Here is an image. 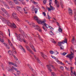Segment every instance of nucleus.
<instances>
[{
  "label": "nucleus",
  "mask_w": 76,
  "mask_h": 76,
  "mask_svg": "<svg viewBox=\"0 0 76 76\" xmlns=\"http://www.w3.org/2000/svg\"><path fill=\"white\" fill-rule=\"evenodd\" d=\"M70 51L71 54L67 55L66 56L71 60L72 58H74V56H72V55H73L75 54V52H74V50L72 48H70Z\"/></svg>",
  "instance_id": "nucleus-1"
},
{
  "label": "nucleus",
  "mask_w": 76,
  "mask_h": 76,
  "mask_svg": "<svg viewBox=\"0 0 76 76\" xmlns=\"http://www.w3.org/2000/svg\"><path fill=\"white\" fill-rule=\"evenodd\" d=\"M27 22H28V23L30 24V25H32V26H33L34 27V28L35 29H37L38 30V31H39V32H41V31H42L40 27H39V26H38V25L36 26V25L34 23H32L31 24L29 23L28 22V21H27Z\"/></svg>",
  "instance_id": "nucleus-2"
},
{
  "label": "nucleus",
  "mask_w": 76,
  "mask_h": 76,
  "mask_svg": "<svg viewBox=\"0 0 76 76\" xmlns=\"http://www.w3.org/2000/svg\"><path fill=\"white\" fill-rule=\"evenodd\" d=\"M15 35L17 38V39L18 40H19V41H20L21 42H22V41H23L24 42H26V41H25V39H22V35H21L19 34L18 35L16 33L15 34Z\"/></svg>",
  "instance_id": "nucleus-3"
},
{
  "label": "nucleus",
  "mask_w": 76,
  "mask_h": 76,
  "mask_svg": "<svg viewBox=\"0 0 76 76\" xmlns=\"http://www.w3.org/2000/svg\"><path fill=\"white\" fill-rule=\"evenodd\" d=\"M50 1H49V5L50 6V8H51V9L49 7H48L47 8L48 9V11H51V10H55V8L54 7H52L51 6V4H52V1H51L52 0H50Z\"/></svg>",
  "instance_id": "nucleus-4"
},
{
  "label": "nucleus",
  "mask_w": 76,
  "mask_h": 76,
  "mask_svg": "<svg viewBox=\"0 0 76 76\" xmlns=\"http://www.w3.org/2000/svg\"><path fill=\"white\" fill-rule=\"evenodd\" d=\"M7 23L8 25H10V26L12 27H13L14 28H17V26H16V25H15V24L14 23H13L11 24L10 22L8 21V22Z\"/></svg>",
  "instance_id": "nucleus-5"
},
{
  "label": "nucleus",
  "mask_w": 76,
  "mask_h": 76,
  "mask_svg": "<svg viewBox=\"0 0 76 76\" xmlns=\"http://www.w3.org/2000/svg\"><path fill=\"white\" fill-rule=\"evenodd\" d=\"M70 69H71V76H74V75L75 76H76V73L75 72H74V73L73 72V71H72V69H73L74 68H73L72 67H70Z\"/></svg>",
  "instance_id": "nucleus-6"
},
{
  "label": "nucleus",
  "mask_w": 76,
  "mask_h": 76,
  "mask_svg": "<svg viewBox=\"0 0 76 76\" xmlns=\"http://www.w3.org/2000/svg\"><path fill=\"white\" fill-rule=\"evenodd\" d=\"M37 22L38 24H42L43 25L44 22H46V20H45L44 21H40L39 20L37 21Z\"/></svg>",
  "instance_id": "nucleus-7"
},
{
  "label": "nucleus",
  "mask_w": 76,
  "mask_h": 76,
  "mask_svg": "<svg viewBox=\"0 0 76 76\" xmlns=\"http://www.w3.org/2000/svg\"><path fill=\"white\" fill-rule=\"evenodd\" d=\"M26 48L27 49V50H28V51L30 52V53H31V54H34V52H32V50H31L30 49L29 46H25Z\"/></svg>",
  "instance_id": "nucleus-8"
},
{
  "label": "nucleus",
  "mask_w": 76,
  "mask_h": 76,
  "mask_svg": "<svg viewBox=\"0 0 76 76\" xmlns=\"http://www.w3.org/2000/svg\"><path fill=\"white\" fill-rule=\"evenodd\" d=\"M19 48L22 51H23V52H24V53H26V51L23 48V47H22L21 45H19Z\"/></svg>",
  "instance_id": "nucleus-9"
},
{
  "label": "nucleus",
  "mask_w": 76,
  "mask_h": 76,
  "mask_svg": "<svg viewBox=\"0 0 76 76\" xmlns=\"http://www.w3.org/2000/svg\"><path fill=\"white\" fill-rule=\"evenodd\" d=\"M34 57L35 59L37 60V62L39 63H41V61L40 60H39V59L38 58L36 55H34Z\"/></svg>",
  "instance_id": "nucleus-10"
},
{
  "label": "nucleus",
  "mask_w": 76,
  "mask_h": 76,
  "mask_svg": "<svg viewBox=\"0 0 76 76\" xmlns=\"http://www.w3.org/2000/svg\"><path fill=\"white\" fill-rule=\"evenodd\" d=\"M29 68L30 69V70H32V71H33V72L34 73V74L35 75H36V72H35V71L33 70V69L32 68V67H31V66H29Z\"/></svg>",
  "instance_id": "nucleus-11"
},
{
  "label": "nucleus",
  "mask_w": 76,
  "mask_h": 76,
  "mask_svg": "<svg viewBox=\"0 0 76 76\" xmlns=\"http://www.w3.org/2000/svg\"><path fill=\"white\" fill-rule=\"evenodd\" d=\"M68 12L70 15H73V12H72V10L69 8H68Z\"/></svg>",
  "instance_id": "nucleus-12"
},
{
  "label": "nucleus",
  "mask_w": 76,
  "mask_h": 76,
  "mask_svg": "<svg viewBox=\"0 0 76 76\" xmlns=\"http://www.w3.org/2000/svg\"><path fill=\"white\" fill-rule=\"evenodd\" d=\"M9 64L10 65L12 64V65H13V66H15V67H18V66H17V65L16 64L14 63L13 62H10L9 63Z\"/></svg>",
  "instance_id": "nucleus-13"
},
{
  "label": "nucleus",
  "mask_w": 76,
  "mask_h": 76,
  "mask_svg": "<svg viewBox=\"0 0 76 76\" xmlns=\"http://www.w3.org/2000/svg\"><path fill=\"white\" fill-rule=\"evenodd\" d=\"M13 17L15 19H18V17L16 16V14L15 13H13L12 14Z\"/></svg>",
  "instance_id": "nucleus-14"
},
{
  "label": "nucleus",
  "mask_w": 76,
  "mask_h": 76,
  "mask_svg": "<svg viewBox=\"0 0 76 76\" xmlns=\"http://www.w3.org/2000/svg\"><path fill=\"white\" fill-rule=\"evenodd\" d=\"M41 54L42 55V57L44 58H45H45H47V56L45 55V54H44V53H41Z\"/></svg>",
  "instance_id": "nucleus-15"
},
{
  "label": "nucleus",
  "mask_w": 76,
  "mask_h": 76,
  "mask_svg": "<svg viewBox=\"0 0 76 76\" xmlns=\"http://www.w3.org/2000/svg\"><path fill=\"white\" fill-rule=\"evenodd\" d=\"M62 44H64V42H58V46H59V47L61 46V45H62Z\"/></svg>",
  "instance_id": "nucleus-16"
},
{
  "label": "nucleus",
  "mask_w": 76,
  "mask_h": 76,
  "mask_svg": "<svg viewBox=\"0 0 76 76\" xmlns=\"http://www.w3.org/2000/svg\"><path fill=\"white\" fill-rule=\"evenodd\" d=\"M43 25H44L45 27L47 28H49V26H48L47 24H46V23H45V22H44V23H43Z\"/></svg>",
  "instance_id": "nucleus-17"
},
{
  "label": "nucleus",
  "mask_w": 76,
  "mask_h": 76,
  "mask_svg": "<svg viewBox=\"0 0 76 76\" xmlns=\"http://www.w3.org/2000/svg\"><path fill=\"white\" fill-rule=\"evenodd\" d=\"M3 44H4L5 46H6L7 49H9V48H10V47H9V46L7 45V44H6L5 43H3Z\"/></svg>",
  "instance_id": "nucleus-18"
},
{
  "label": "nucleus",
  "mask_w": 76,
  "mask_h": 76,
  "mask_svg": "<svg viewBox=\"0 0 76 76\" xmlns=\"http://www.w3.org/2000/svg\"><path fill=\"white\" fill-rule=\"evenodd\" d=\"M34 19L36 20V21H37L38 20V17L36 16H34Z\"/></svg>",
  "instance_id": "nucleus-19"
},
{
  "label": "nucleus",
  "mask_w": 76,
  "mask_h": 76,
  "mask_svg": "<svg viewBox=\"0 0 76 76\" xmlns=\"http://www.w3.org/2000/svg\"><path fill=\"white\" fill-rule=\"evenodd\" d=\"M16 8L18 10H19V11L20 12V13H22V11H20L19 10H20V9H21V7H19V6H17Z\"/></svg>",
  "instance_id": "nucleus-20"
},
{
  "label": "nucleus",
  "mask_w": 76,
  "mask_h": 76,
  "mask_svg": "<svg viewBox=\"0 0 76 76\" xmlns=\"http://www.w3.org/2000/svg\"><path fill=\"white\" fill-rule=\"evenodd\" d=\"M8 53L10 55H11L12 56H13V53L11 51H8Z\"/></svg>",
  "instance_id": "nucleus-21"
},
{
  "label": "nucleus",
  "mask_w": 76,
  "mask_h": 76,
  "mask_svg": "<svg viewBox=\"0 0 76 76\" xmlns=\"http://www.w3.org/2000/svg\"><path fill=\"white\" fill-rule=\"evenodd\" d=\"M13 1L16 4H19V2L18 1H17V0H13Z\"/></svg>",
  "instance_id": "nucleus-22"
},
{
  "label": "nucleus",
  "mask_w": 76,
  "mask_h": 76,
  "mask_svg": "<svg viewBox=\"0 0 76 76\" xmlns=\"http://www.w3.org/2000/svg\"><path fill=\"white\" fill-rule=\"evenodd\" d=\"M30 47L32 49V50H34V51L35 52H36V50H35V48H34V46H33V45H30Z\"/></svg>",
  "instance_id": "nucleus-23"
},
{
  "label": "nucleus",
  "mask_w": 76,
  "mask_h": 76,
  "mask_svg": "<svg viewBox=\"0 0 76 76\" xmlns=\"http://www.w3.org/2000/svg\"><path fill=\"white\" fill-rule=\"evenodd\" d=\"M72 42V43L76 42V40H75V37H73Z\"/></svg>",
  "instance_id": "nucleus-24"
},
{
  "label": "nucleus",
  "mask_w": 76,
  "mask_h": 76,
  "mask_svg": "<svg viewBox=\"0 0 76 76\" xmlns=\"http://www.w3.org/2000/svg\"><path fill=\"white\" fill-rule=\"evenodd\" d=\"M26 8H27V7H25V8H23L24 12L25 13H26V14H27V13H28V12H27L26 11V10H27V9H26Z\"/></svg>",
  "instance_id": "nucleus-25"
},
{
  "label": "nucleus",
  "mask_w": 76,
  "mask_h": 76,
  "mask_svg": "<svg viewBox=\"0 0 76 76\" xmlns=\"http://www.w3.org/2000/svg\"><path fill=\"white\" fill-rule=\"evenodd\" d=\"M19 30V31L21 32V33L23 34V35L25 34V32H24V31H23L22 30H21V29H20V28Z\"/></svg>",
  "instance_id": "nucleus-26"
},
{
  "label": "nucleus",
  "mask_w": 76,
  "mask_h": 76,
  "mask_svg": "<svg viewBox=\"0 0 76 76\" xmlns=\"http://www.w3.org/2000/svg\"><path fill=\"white\" fill-rule=\"evenodd\" d=\"M1 10H2V11H3V12L4 13L7 12V11H6V10H5V9H4V8H1Z\"/></svg>",
  "instance_id": "nucleus-27"
},
{
  "label": "nucleus",
  "mask_w": 76,
  "mask_h": 76,
  "mask_svg": "<svg viewBox=\"0 0 76 76\" xmlns=\"http://www.w3.org/2000/svg\"><path fill=\"white\" fill-rule=\"evenodd\" d=\"M0 14H1V15H2L3 17H5V16H6V15H4V14L3 12L1 11L0 10Z\"/></svg>",
  "instance_id": "nucleus-28"
},
{
  "label": "nucleus",
  "mask_w": 76,
  "mask_h": 76,
  "mask_svg": "<svg viewBox=\"0 0 76 76\" xmlns=\"http://www.w3.org/2000/svg\"><path fill=\"white\" fill-rule=\"evenodd\" d=\"M5 13L6 15H7V18H9L10 17V15H9V14L7 12V11Z\"/></svg>",
  "instance_id": "nucleus-29"
},
{
  "label": "nucleus",
  "mask_w": 76,
  "mask_h": 76,
  "mask_svg": "<svg viewBox=\"0 0 76 76\" xmlns=\"http://www.w3.org/2000/svg\"><path fill=\"white\" fill-rule=\"evenodd\" d=\"M9 43V44L10 45L11 47L12 48H14L13 47V44H12V43L11 42H10Z\"/></svg>",
  "instance_id": "nucleus-30"
},
{
  "label": "nucleus",
  "mask_w": 76,
  "mask_h": 76,
  "mask_svg": "<svg viewBox=\"0 0 76 76\" xmlns=\"http://www.w3.org/2000/svg\"><path fill=\"white\" fill-rule=\"evenodd\" d=\"M24 35L25 36L26 38H29V36H28L27 34H26L25 33V34H24Z\"/></svg>",
  "instance_id": "nucleus-31"
},
{
  "label": "nucleus",
  "mask_w": 76,
  "mask_h": 76,
  "mask_svg": "<svg viewBox=\"0 0 76 76\" xmlns=\"http://www.w3.org/2000/svg\"><path fill=\"white\" fill-rule=\"evenodd\" d=\"M60 3L62 8V9H63V7H64V5H63V3H62V2H61Z\"/></svg>",
  "instance_id": "nucleus-32"
},
{
  "label": "nucleus",
  "mask_w": 76,
  "mask_h": 76,
  "mask_svg": "<svg viewBox=\"0 0 76 76\" xmlns=\"http://www.w3.org/2000/svg\"><path fill=\"white\" fill-rule=\"evenodd\" d=\"M13 56L15 60H16L17 61V60H18V58H17V57H16L14 55H13Z\"/></svg>",
  "instance_id": "nucleus-33"
},
{
  "label": "nucleus",
  "mask_w": 76,
  "mask_h": 76,
  "mask_svg": "<svg viewBox=\"0 0 76 76\" xmlns=\"http://www.w3.org/2000/svg\"><path fill=\"white\" fill-rule=\"evenodd\" d=\"M8 3H9V4H10V5H12L13 2L12 1H10L8 2Z\"/></svg>",
  "instance_id": "nucleus-34"
},
{
  "label": "nucleus",
  "mask_w": 76,
  "mask_h": 76,
  "mask_svg": "<svg viewBox=\"0 0 76 76\" xmlns=\"http://www.w3.org/2000/svg\"><path fill=\"white\" fill-rule=\"evenodd\" d=\"M37 35H38V34H37ZM38 37L41 40V41L42 42H43V40H42V39H41V37L38 34Z\"/></svg>",
  "instance_id": "nucleus-35"
},
{
  "label": "nucleus",
  "mask_w": 76,
  "mask_h": 76,
  "mask_svg": "<svg viewBox=\"0 0 76 76\" xmlns=\"http://www.w3.org/2000/svg\"><path fill=\"white\" fill-rule=\"evenodd\" d=\"M62 42H65V43H67V39H64V41H63Z\"/></svg>",
  "instance_id": "nucleus-36"
},
{
  "label": "nucleus",
  "mask_w": 76,
  "mask_h": 76,
  "mask_svg": "<svg viewBox=\"0 0 76 76\" xmlns=\"http://www.w3.org/2000/svg\"><path fill=\"white\" fill-rule=\"evenodd\" d=\"M34 11L35 13H37V12H38V9H37V8H35L34 9Z\"/></svg>",
  "instance_id": "nucleus-37"
},
{
  "label": "nucleus",
  "mask_w": 76,
  "mask_h": 76,
  "mask_svg": "<svg viewBox=\"0 0 76 76\" xmlns=\"http://www.w3.org/2000/svg\"><path fill=\"white\" fill-rule=\"evenodd\" d=\"M74 18H75L74 20H76V13H74Z\"/></svg>",
  "instance_id": "nucleus-38"
},
{
  "label": "nucleus",
  "mask_w": 76,
  "mask_h": 76,
  "mask_svg": "<svg viewBox=\"0 0 76 76\" xmlns=\"http://www.w3.org/2000/svg\"><path fill=\"white\" fill-rule=\"evenodd\" d=\"M53 40H52V41L53 42V44H56V42L54 41V40L53 39H52Z\"/></svg>",
  "instance_id": "nucleus-39"
},
{
  "label": "nucleus",
  "mask_w": 76,
  "mask_h": 76,
  "mask_svg": "<svg viewBox=\"0 0 76 76\" xmlns=\"http://www.w3.org/2000/svg\"><path fill=\"white\" fill-rule=\"evenodd\" d=\"M56 7H57L58 8L60 7V4L59 3H58L57 4H56Z\"/></svg>",
  "instance_id": "nucleus-40"
},
{
  "label": "nucleus",
  "mask_w": 76,
  "mask_h": 76,
  "mask_svg": "<svg viewBox=\"0 0 76 76\" xmlns=\"http://www.w3.org/2000/svg\"><path fill=\"white\" fill-rule=\"evenodd\" d=\"M46 3H47V0H44L43 1L44 4H46Z\"/></svg>",
  "instance_id": "nucleus-41"
},
{
  "label": "nucleus",
  "mask_w": 76,
  "mask_h": 76,
  "mask_svg": "<svg viewBox=\"0 0 76 76\" xmlns=\"http://www.w3.org/2000/svg\"><path fill=\"white\" fill-rule=\"evenodd\" d=\"M49 27L50 29H51L52 31H53V30H54V28H53L51 26H49Z\"/></svg>",
  "instance_id": "nucleus-42"
},
{
  "label": "nucleus",
  "mask_w": 76,
  "mask_h": 76,
  "mask_svg": "<svg viewBox=\"0 0 76 76\" xmlns=\"http://www.w3.org/2000/svg\"><path fill=\"white\" fill-rule=\"evenodd\" d=\"M58 31L60 32H62V30L61 28H60V27L59 28Z\"/></svg>",
  "instance_id": "nucleus-43"
},
{
  "label": "nucleus",
  "mask_w": 76,
  "mask_h": 76,
  "mask_svg": "<svg viewBox=\"0 0 76 76\" xmlns=\"http://www.w3.org/2000/svg\"><path fill=\"white\" fill-rule=\"evenodd\" d=\"M20 71H17V75H19V74L20 73Z\"/></svg>",
  "instance_id": "nucleus-44"
},
{
  "label": "nucleus",
  "mask_w": 76,
  "mask_h": 76,
  "mask_svg": "<svg viewBox=\"0 0 76 76\" xmlns=\"http://www.w3.org/2000/svg\"><path fill=\"white\" fill-rule=\"evenodd\" d=\"M1 67L2 68V69L4 70V66H3V64H2Z\"/></svg>",
  "instance_id": "nucleus-45"
},
{
  "label": "nucleus",
  "mask_w": 76,
  "mask_h": 76,
  "mask_svg": "<svg viewBox=\"0 0 76 76\" xmlns=\"http://www.w3.org/2000/svg\"><path fill=\"white\" fill-rule=\"evenodd\" d=\"M50 53L51 54H54V51L53 50H50Z\"/></svg>",
  "instance_id": "nucleus-46"
},
{
  "label": "nucleus",
  "mask_w": 76,
  "mask_h": 76,
  "mask_svg": "<svg viewBox=\"0 0 76 76\" xmlns=\"http://www.w3.org/2000/svg\"><path fill=\"white\" fill-rule=\"evenodd\" d=\"M66 54H67V53L65 52H64L62 54H61V55H63V56H65V55H66Z\"/></svg>",
  "instance_id": "nucleus-47"
},
{
  "label": "nucleus",
  "mask_w": 76,
  "mask_h": 76,
  "mask_svg": "<svg viewBox=\"0 0 76 76\" xmlns=\"http://www.w3.org/2000/svg\"><path fill=\"white\" fill-rule=\"evenodd\" d=\"M65 69L69 71V70H70V69L69 68H67V67L66 66H65Z\"/></svg>",
  "instance_id": "nucleus-48"
},
{
  "label": "nucleus",
  "mask_w": 76,
  "mask_h": 76,
  "mask_svg": "<svg viewBox=\"0 0 76 76\" xmlns=\"http://www.w3.org/2000/svg\"><path fill=\"white\" fill-rule=\"evenodd\" d=\"M51 57L53 58V59H56V58L54 56L52 55L51 56Z\"/></svg>",
  "instance_id": "nucleus-49"
},
{
  "label": "nucleus",
  "mask_w": 76,
  "mask_h": 76,
  "mask_svg": "<svg viewBox=\"0 0 76 76\" xmlns=\"http://www.w3.org/2000/svg\"><path fill=\"white\" fill-rule=\"evenodd\" d=\"M58 1H57V0H55L54 1V3L56 4H57L58 3Z\"/></svg>",
  "instance_id": "nucleus-50"
},
{
  "label": "nucleus",
  "mask_w": 76,
  "mask_h": 76,
  "mask_svg": "<svg viewBox=\"0 0 76 76\" xmlns=\"http://www.w3.org/2000/svg\"><path fill=\"white\" fill-rule=\"evenodd\" d=\"M0 41H1V42H3V43H4V40H3V39H1L0 38Z\"/></svg>",
  "instance_id": "nucleus-51"
},
{
  "label": "nucleus",
  "mask_w": 76,
  "mask_h": 76,
  "mask_svg": "<svg viewBox=\"0 0 76 76\" xmlns=\"http://www.w3.org/2000/svg\"><path fill=\"white\" fill-rule=\"evenodd\" d=\"M2 20L3 21H6V20L5 19V18H3Z\"/></svg>",
  "instance_id": "nucleus-52"
},
{
  "label": "nucleus",
  "mask_w": 76,
  "mask_h": 76,
  "mask_svg": "<svg viewBox=\"0 0 76 76\" xmlns=\"http://www.w3.org/2000/svg\"><path fill=\"white\" fill-rule=\"evenodd\" d=\"M60 69H61V70H63V69H64V67L63 66H61L60 67Z\"/></svg>",
  "instance_id": "nucleus-53"
},
{
  "label": "nucleus",
  "mask_w": 76,
  "mask_h": 76,
  "mask_svg": "<svg viewBox=\"0 0 76 76\" xmlns=\"http://www.w3.org/2000/svg\"><path fill=\"white\" fill-rule=\"evenodd\" d=\"M19 1H20V3H23V1H24V0H18Z\"/></svg>",
  "instance_id": "nucleus-54"
},
{
  "label": "nucleus",
  "mask_w": 76,
  "mask_h": 76,
  "mask_svg": "<svg viewBox=\"0 0 76 76\" xmlns=\"http://www.w3.org/2000/svg\"><path fill=\"white\" fill-rule=\"evenodd\" d=\"M42 28L45 31H47V29L45 28H44V26H43L42 27Z\"/></svg>",
  "instance_id": "nucleus-55"
},
{
  "label": "nucleus",
  "mask_w": 76,
  "mask_h": 76,
  "mask_svg": "<svg viewBox=\"0 0 76 76\" xmlns=\"http://www.w3.org/2000/svg\"><path fill=\"white\" fill-rule=\"evenodd\" d=\"M48 19H49V20H50V19L51 18V17H50V16L48 15Z\"/></svg>",
  "instance_id": "nucleus-56"
},
{
  "label": "nucleus",
  "mask_w": 76,
  "mask_h": 76,
  "mask_svg": "<svg viewBox=\"0 0 76 76\" xmlns=\"http://www.w3.org/2000/svg\"><path fill=\"white\" fill-rule=\"evenodd\" d=\"M50 34L51 35H54L53 33V32L51 31H50Z\"/></svg>",
  "instance_id": "nucleus-57"
},
{
  "label": "nucleus",
  "mask_w": 76,
  "mask_h": 76,
  "mask_svg": "<svg viewBox=\"0 0 76 76\" xmlns=\"http://www.w3.org/2000/svg\"><path fill=\"white\" fill-rule=\"evenodd\" d=\"M55 54H56V55H57V54H58V53H59L57 51H56L54 53Z\"/></svg>",
  "instance_id": "nucleus-58"
},
{
  "label": "nucleus",
  "mask_w": 76,
  "mask_h": 76,
  "mask_svg": "<svg viewBox=\"0 0 76 76\" xmlns=\"http://www.w3.org/2000/svg\"><path fill=\"white\" fill-rule=\"evenodd\" d=\"M43 15H44V16H46V14H45V12H43Z\"/></svg>",
  "instance_id": "nucleus-59"
},
{
  "label": "nucleus",
  "mask_w": 76,
  "mask_h": 76,
  "mask_svg": "<svg viewBox=\"0 0 76 76\" xmlns=\"http://www.w3.org/2000/svg\"><path fill=\"white\" fill-rule=\"evenodd\" d=\"M59 63H60L62 65H63V66H64V63H62V62H59Z\"/></svg>",
  "instance_id": "nucleus-60"
},
{
  "label": "nucleus",
  "mask_w": 76,
  "mask_h": 76,
  "mask_svg": "<svg viewBox=\"0 0 76 76\" xmlns=\"http://www.w3.org/2000/svg\"><path fill=\"white\" fill-rule=\"evenodd\" d=\"M5 6H6V7L8 8V9H10V7H9L8 6V5H6Z\"/></svg>",
  "instance_id": "nucleus-61"
},
{
  "label": "nucleus",
  "mask_w": 76,
  "mask_h": 76,
  "mask_svg": "<svg viewBox=\"0 0 76 76\" xmlns=\"http://www.w3.org/2000/svg\"><path fill=\"white\" fill-rule=\"evenodd\" d=\"M22 4H23V5H25V4H26V2H24V1H23V3H22Z\"/></svg>",
  "instance_id": "nucleus-62"
},
{
  "label": "nucleus",
  "mask_w": 76,
  "mask_h": 76,
  "mask_svg": "<svg viewBox=\"0 0 76 76\" xmlns=\"http://www.w3.org/2000/svg\"><path fill=\"white\" fill-rule=\"evenodd\" d=\"M61 50H63V46H60Z\"/></svg>",
  "instance_id": "nucleus-63"
},
{
  "label": "nucleus",
  "mask_w": 76,
  "mask_h": 76,
  "mask_svg": "<svg viewBox=\"0 0 76 76\" xmlns=\"http://www.w3.org/2000/svg\"><path fill=\"white\" fill-rule=\"evenodd\" d=\"M33 4H37L38 3L37 2H36L35 1H33Z\"/></svg>",
  "instance_id": "nucleus-64"
}]
</instances>
